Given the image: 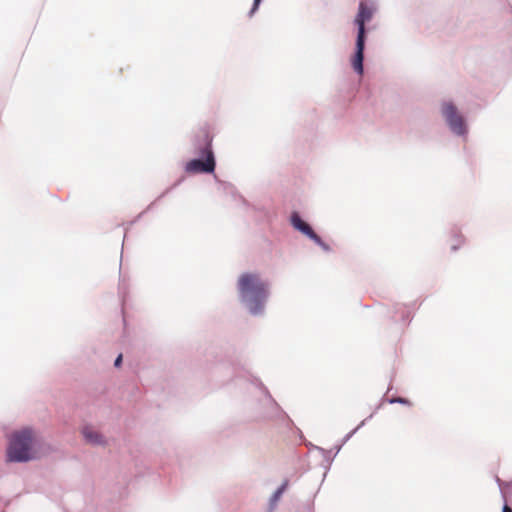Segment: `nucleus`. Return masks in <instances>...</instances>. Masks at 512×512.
Masks as SVG:
<instances>
[{
    "label": "nucleus",
    "instance_id": "obj_4",
    "mask_svg": "<svg viewBox=\"0 0 512 512\" xmlns=\"http://www.w3.org/2000/svg\"><path fill=\"white\" fill-rule=\"evenodd\" d=\"M212 137L203 132L202 147L199 154L202 158L193 159L186 163L185 170L190 174L211 173L215 169V159L211 148Z\"/></svg>",
    "mask_w": 512,
    "mask_h": 512
},
{
    "label": "nucleus",
    "instance_id": "obj_13",
    "mask_svg": "<svg viewBox=\"0 0 512 512\" xmlns=\"http://www.w3.org/2000/svg\"><path fill=\"white\" fill-rule=\"evenodd\" d=\"M286 486H287V483H284V484H282V486H281V487H279V488L275 491V493H274V494H273V496H272V500H273L274 502L278 501V499L281 497L282 493L284 492V490H285Z\"/></svg>",
    "mask_w": 512,
    "mask_h": 512
},
{
    "label": "nucleus",
    "instance_id": "obj_14",
    "mask_svg": "<svg viewBox=\"0 0 512 512\" xmlns=\"http://www.w3.org/2000/svg\"><path fill=\"white\" fill-rule=\"evenodd\" d=\"M412 319V316L410 315V312L408 310L406 311H402L401 313V320L404 322V323H410Z\"/></svg>",
    "mask_w": 512,
    "mask_h": 512
},
{
    "label": "nucleus",
    "instance_id": "obj_12",
    "mask_svg": "<svg viewBox=\"0 0 512 512\" xmlns=\"http://www.w3.org/2000/svg\"><path fill=\"white\" fill-rule=\"evenodd\" d=\"M388 403H390V404L398 403V404H401V405H410L409 399L404 398V397H399V396L389 398L388 399Z\"/></svg>",
    "mask_w": 512,
    "mask_h": 512
},
{
    "label": "nucleus",
    "instance_id": "obj_16",
    "mask_svg": "<svg viewBox=\"0 0 512 512\" xmlns=\"http://www.w3.org/2000/svg\"><path fill=\"white\" fill-rule=\"evenodd\" d=\"M462 243V238L461 237H458L457 238V243L456 244H453L451 245V251L455 252L459 249L460 245Z\"/></svg>",
    "mask_w": 512,
    "mask_h": 512
},
{
    "label": "nucleus",
    "instance_id": "obj_7",
    "mask_svg": "<svg viewBox=\"0 0 512 512\" xmlns=\"http://www.w3.org/2000/svg\"><path fill=\"white\" fill-rule=\"evenodd\" d=\"M291 223L295 229L299 230L304 235L315 240L316 242H319V238H318L317 234L312 230V228L305 221H303L300 218V216L297 213L292 214Z\"/></svg>",
    "mask_w": 512,
    "mask_h": 512
},
{
    "label": "nucleus",
    "instance_id": "obj_11",
    "mask_svg": "<svg viewBox=\"0 0 512 512\" xmlns=\"http://www.w3.org/2000/svg\"><path fill=\"white\" fill-rule=\"evenodd\" d=\"M373 417V414H370L366 419L360 422V424L354 428L352 431H350L348 434L344 436V438L341 440V442L338 445H344L361 427H363L367 420L371 419Z\"/></svg>",
    "mask_w": 512,
    "mask_h": 512
},
{
    "label": "nucleus",
    "instance_id": "obj_8",
    "mask_svg": "<svg viewBox=\"0 0 512 512\" xmlns=\"http://www.w3.org/2000/svg\"><path fill=\"white\" fill-rule=\"evenodd\" d=\"M341 449L342 445H335L334 448L330 450L322 448V467L325 469L324 473L322 474V483L326 478L327 472L330 470L331 463Z\"/></svg>",
    "mask_w": 512,
    "mask_h": 512
},
{
    "label": "nucleus",
    "instance_id": "obj_3",
    "mask_svg": "<svg viewBox=\"0 0 512 512\" xmlns=\"http://www.w3.org/2000/svg\"><path fill=\"white\" fill-rule=\"evenodd\" d=\"M440 114L449 131L454 136L464 139L467 138L469 133L467 120L452 101H443L441 103Z\"/></svg>",
    "mask_w": 512,
    "mask_h": 512
},
{
    "label": "nucleus",
    "instance_id": "obj_15",
    "mask_svg": "<svg viewBox=\"0 0 512 512\" xmlns=\"http://www.w3.org/2000/svg\"><path fill=\"white\" fill-rule=\"evenodd\" d=\"M404 308H407L404 304H400V303L394 304L393 305V314L395 315L398 313H402Z\"/></svg>",
    "mask_w": 512,
    "mask_h": 512
},
{
    "label": "nucleus",
    "instance_id": "obj_2",
    "mask_svg": "<svg viewBox=\"0 0 512 512\" xmlns=\"http://www.w3.org/2000/svg\"><path fill=\"white\" fill-rule=\"evenodd\" d=\"M35 443V434L30 429L13 433L7 450L8 460L11 462H26L35 458L33 450Z\"/></svg>",
    "mask_w": 512,
    "mask_h": 512
},
{
    "label": "nucleus",
    "instance_id": "obj_17",
    "mask_svg": "<svg viewBox=\"0 0 512 512\" xmlns=\"http://www.w3.org/2000/svg\"><path fill=\"white\" fill-rule=\"evenodd\" d=\"M260 3H261V0H254L253 7L250 11L251 15L258 9Z\"/></svg>",
    "mask_w": 512,
    "mask_h": 512
},
{
    "label": "nucleus",
    "instance_id": "obj_19",
    "mask_svg": "<svg viewBox=\"0 0 512 512\" xmlns=\"http://www.w3.org/2000/svg\"><path fill=\"white\" fill-rule=\"evenodd\" d=\"M496 483L498 484L499 489L502 491V487L505 485V483L498 476H496Z\"/></svg>",
    "mask_w": 512,
    "mask_h": 512
},
{
    "label": "nucleus",
    "instance_id": "obj_1",
    "mask_svg": "<svg viewBox=\"0 0 512 512\" xmlns=\"http://www.w3.org/2000/svg\"><path fill=\"white\" fill-rule=\"evenodd\" d=\"M238 290L241 301L244 302L251 313H259L268 297L267 285L258 274L244 273L238 279Z\"/></svg>",
    "mask_w": 512,
    "mask_h": 512
},
{
    "label": "nucleus",
    "instance_id": "obj_22",
    "mask_svg": "<svg viewBox=\"0 0 512 512\" xmlns=\"http://www.w3.org/2000/svg\"><path fill=\"white\" fill-rule=\"evenodd\" d=\"M415 305H416V303L414 302V303H412V304L409 306V308H410V307H415Z\"/></svg>",
    "mask_w": 512,
    "mask_h": 512
},
{
    "label": "nucleus",
    "instance_id": "obj_20",
    "mask_svg": "<svg viewBox=\"0 0 512 512\" xmlns=\"http://www.w3.org/2000/svg\"><path fill=\"white\" fill-rule=\"evenodd\" d=\"M322 251H325V252H329L331 251V248L329 247L328 244H326L325 242L322 241Z\"/></svg>",
    "mask_w": 512,
    "mask_h": 512
},
{
    "label": "nucleus",
    "instance_id": "obj_10",
    "mask_svg": "<svg viewBox=\"0 0 512 512\" xmlns=\"http://www.w3.org/2000/svg\"><path fill=\"white\" fill-rule=\"evenodd\" d=\"M82 434L87 442L92 444H100L101 443V436L98 434L97 431H94L90 427H85L82 431Z\"/></svg>",
    "mask_w": 512,
    "mask_h": 512
},
{
    "label": "nucleus",
    "instance_id": "obj_9",
    "mask_svg": "<svg viewBox=\"0 0 512 512\" xmlns=\"http://www.w3.org/2000/svg\"><path fill=\"white\" fill-rule=\"evenodd\" d=\"M82 434L87 442L92 444H100L101 443V436L98 434L97 431H94L90 427H85L82 431Z\"/></svg>",
    "mask_w": 512,
    "mask_h": 512
},
{
    "label": "nucleus",
    "instance_id": "obj_18",
    "mask_svg": "<svg viewBox=\"0 0 512 512\" xmlns=\"http://www.w3.org/2000/svg\"><path fill=\"white\" fill-rule=\"evenodd\" d=\"M121 362H122V354H119V355H118V357H117V358H116V360H115L114 365H115L116 367H119V366L121 365Z\"/></svg>",
    "mask_w": 512,
    "mask_h": 512
},
{
    "label": "nucleus",
    "instance_id": "obj_6",
    "mask_svg": "<svg viewBox=\"0 0 512 512\" xmlns=\"http://www.w3.org/2000/svg\"><path fill=\"white\" fill-rule=\"evenodd\" d=\"M365 37H357L355 39V49L351 57V66L356 74L363 75L364 73V52L366 47Z\"/></svg>",
    "mask_w": 512,
    "mask_h": 512
},
{
    "label": "nucleus",
    "instance_id": "obj_5",
    "mask_svg": "<svg viewBox=\"0 0 512 512\" xmlns=\"http://www.w3.org/2000/svg\"><path fill=\"white\" fill-rule=\"evenodd\" d=\"M373 16V9L366 3L361 1L358 6V13L354 19V23L357 27V37L367 38L366 22L370 21Z\"/></svg>",
    "mask_w": 512,
    "mask_h": 512
},
{
    "label": "nucleus",
    "instance_id": "obj_21",
    "mask_svg": "<svg viewBox=\"0 0 512 512\" xmlns=\"http://www.w3.org/2000/svg\"><path fill=\"white\" fill-rule=\"evenodd\" d=\"M502 512H512V508H510L507 503L505 502L502 507Z\"/></svg>",
    "mask_w": 512,
    "mask_h": 512
}]
</instances>
